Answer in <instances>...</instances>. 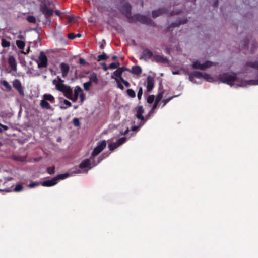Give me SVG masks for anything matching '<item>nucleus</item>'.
Masks as SVG:
<instances>
[{
  "instance_id": "obj_57",
  "label": "nucleus",
  "mask_w": 258,
  "mask_h": 258,
  "mask_svg": "<svg viewBox=\"0 0 258 258\" xmlns=\"http://www.w3.org/2000/svg\"><path fill=\"white\" fill-rule=\"evenodd\" d=\"M0 126L5 130H7L8 129V127L6 125L0 124Z\"/></svg>"
},
{
  "instance_id": "obj_18",
  "label": "nucleus",
  "mask_w": 258,
  "mask_h": 258,
  "mask_svg": "<svg viewBox=\"0 0 258 258\" xmlns=\"http://www.w3.org/2000/svg\"><path fill=\"white\" fill-rule=\"evenodd\" d=\"M8 63L12 71H16L17 70V63L14 56H9L8 58Z\"/></svg>"
},
{
  "instance_id": "obj_43",
  "label": "nucleus",
  "mask_w": 258,
  "mask_h": 258,
  "mask_svg": "<svg viewBox=\"0 0 258 258\" xmlns=\"http://www.w3.org/2000/svg\"><path fill=\"white\" fill-rule=\"evenodd\" d=\"M73 123L75 126H79L80 123L79 119L77 118H75L73 120Z\"/></svg>"
},
{
  "instance_id": "obj_60",
  "label": "nucleus",
  "mask_w": 258,
  "mask_h": 258,
  "mask_svg": "<svg viewBox=\"0 0 258 258\" xmlns=\"http://www.w3.org/2000/svg\"><path fill=\"white\" fill-rule=\"evenodd\" d=\"M218 5V1L217 0L215 1L214 4V7H216Z\"/></svg>"
},
{
  "instance_id": "obj_39",
  "label": "nucleus",
  "mask_w": 258,
  "mask_h": 258,
  "mask_svg": "<svg viewBox=\"0 0 258 258\" xmlns=\"http://www.w3.org/2000/svg\"><path fill=\"white\" fill-rule=\"evenodd\" d=\"M143 94V89L142 87H140L139 88V90L137 93V97L138 99L140 100L142 98V96Z\"/></svg>"
},
{
  "instance_id": "obj_62",
  "label": "nucleus",
  "mask_w": 258,
  "mask_h": 258,
  "mask_svg": "<svg viewBox=\"0 0 258 258\" xmlns=\"http://www.w3.org/2000/svg\"><path fill=\"white\" fill-rule=\"evenodd\" d=\"M75 173H82V172L80 170L78 169V170H77L75 171Z\"/></svg>"
},
{
  "instance_id": "obj_44",
  "label": "nucleus",
  "mask_w": 258,
  "mask_h": 258,
  "mask_svg": "<svg viewBox=\"0 0 258 258\" xmlns=\"http://www.w3.org/2000/svg\"><path fill=\"white\" fill-rule=\"evenodd\" d=\"M58 82L55 84V88L57 89V86L59 85H64L63 83L64 81L62 80L59 76L57 77Z\"/></svg>"
},
{
  "instance_id": "obj_34",
  "label": "nucleus",
  "mask_w": 258,
  "mask_h": 258,
  "mask_svg": "<svg viewBox=\"0 0 258 258\" xmlns=\"http://www.w3.org/2000/svg\"><path fill=\"white\" fill-rule=\"evenodd\" d=\"M163 91L159 92V94L157 95L155 101L159 103L163 98Z\"/></svg>"
},
{
  "instance_id": "obj_6",
  "label": "nucleus",
  "mask_w": 258,
  "mask_h": 258,
  "mask_svg": "<svg viewBox=\"0 0 258 258\" xmlns=\"http://www.w3.org/2000/svg\"><path fill=\"white\" fill-rule=\"evenodd\" d=\"M40 10L46 18L53 14V10L49 8L45 3L42 2L40 5Z\"/></svg>"
},
{
  "instance_id": "obj_11",
  "label": "nucleus",
  "mask_w": 258,
  "mask_h": 258,
  "mask_svg": "<svg viewBox=\"0 0 258 258\" xmlns=\"http://www.w3.org/2000/svg\"><path fill=\"white\" fill-rule=\"evenodd\" d=\"M209 77V75L205 73L203 74L202 72L199 71H194L189 74V79L190 81L193 82L194 78H204L207 79Z\"/></svg>"
},
{
  "instance_id": "obj_4",
  "label": "nucleus",
  "mask_w": 258,
  "mask_h": 258,
  "mask_svg": "<svg viewBox=\"0 0 258 258\" xmlns=\"http://www.w3.org/2000/svg\"><path fill=\"white\" fill-rule=\"evenodd\" d=\"M131 5L128 3H121L119 6V10L122 14L125 15L128 18H130L131 15Z\"/></svg>"
},
{
  "instance_id": "obj_49",
  "label": "nucleus",
  "mask_w": 258,
  "mask_h": 258,
  "mask_svg": "<svg viewBox=\"0 0 258 258\" xmlns=\"http://www.w3.org/2000/svg\"><path fill=\"white\" fill-rule=\"evenodd\" d=\"M158 103H158V102H157L155 101V102H154V104H153V106H152V109H151V111H150V112H149L150 113H152V112L154 109H155L157 108V106H158Z\"/></svg>"
},
{
  "instance_id": "obj_46",
  "label": "nucleus",
  "mask_w": 258,
  "mask_h": 258,
  "mask_svg": "<svg viewBox=\"0 0 258 258\" xmlns=\"http://www.w3.org/2000/svg\"><path fill=\"white\" fill-rule=\"evenodd\" d=\"M120 81L125 85V87H128L130 86V84L128 82L125 80L123 78H121Z\"/></svg>"
},
{
  "instance_id": "obj_13",
  "label": "nucleus",
  "mask_w": 258,
  "mask_h": 258,
  "mask_svg": "<svg viewBox=\"0 0 258 258\" xmlns=\"http://www.w3.org/2000/svg\"><path fill=\"white\" fill-rule=\"evenodd\" d=\"M126 140V137H122L119 139H118L116 142L110 144L108 145V148L110 150L113 151L119 146H121L125 142Z\"/></svg>"
},
{
  "instance_id": "obj_45",
  "label": "nucleus",
  "mask_w": 258,
  "mask_h": 258,
  "mask_svg": "<svg viewBox=\"0 0 258 258\" xmlns=\"http://www.w3.org/2000/svg\"><path fill=\"white\" fill-rule=\"evenodd\" d=\"M79 97L80 98V102H81V104H82L83 103V102L84 101L85 97V94L83 92V91L80 93V94L79 95Z\"/></svg>"
},
{
  "instance_id": "obj_12",
  "label": "nucleus",
  "mask_w": 258,
  "mask_h": 258,
  "mask_svg": "<svg viewBox=\"0 0 258 258\" xmlns=\"http://www.w3.org/2000/svg\"><path fill=\"white\" fill-rule=\"evenodd\" d=\"M12 84L13 87L19 92V94L23 96L24 95V91L20 81L16 79L12 82Z\"/></svg>"
},
{
  "instance_id": "obj_16",
  "label": "nucleus",
  "mask_w": 258,
  "mask_h": 258,
  "mask_svg": "<svg viewBox=\"0 0 258 258\" xmlns=\"http://www.w3.org/2000/svg\"><path fill=\"white\" fill-rule=\"evenodd\" d=\"M60 68L62 73V77L63 78L66 77L68 75L70 70L69 66L64 62H62L60 64Z\"/></svg>"
},
{
  "instance_id": "obj_56",
  "label": "nucleus",
  "mask_w": 258,
  "mask_h": 258,
  "mask_svg": "<svg viewBox=\"0 0 258 258\" xmlns=\"http://www.w3.org/2000/svg\"><path fill=\"white\" fill-rule=\"evenodd\" d=\"M12 179H13V178H8V179L7 180V181H5L3 183V185H4V186H5V184H7V183H8V181H11V180H12Z\"/></svg>"
},
{
  "instance_id": "obj_5",
  "label": "nucleus",
  "mask_w": 258,
  "mask_h": 258,
  "mask_svg": "<svg viewBox=\"0 0 258 258\" xmlns=\"http://www.w3.org/2000/svg\"><path fill=\"white\" fill-rule=\"evenodd\" d=\"M133 19L135 21L140 22L143 24L150 25L154 24V22L151 18L141 14H138L135 15L133 17Z\"/></svg>"
},
{
  "instance_id": "obj_19",
  "label": "nucleus",
  "mask_w": 258,
  "mask_h": 258,
  "mask_svg": "<svg viewBox=\"0 0 258 258\" xmlns=\"http://www.w3.org/2000/svg\"><path fill=\"white\" fill-rule=\"evenodd\" d=\"M153 60L158 63H166L168 62V59L166 57L159 55H153Z\"/></svg>"
},
{
  "instance_id": "obj_50",
  "label": "nucleus",
  "mask_w": 258,
  "mask_h": 258,
  "mask_svg": "<svg viewBox=\"0 0 258 258\" xmlns=\"http://www.w3.org/2000/svg\"><path fill=\"white\" fill-rule=\"evenodd\" d=\"M75 34L73 33H69L68 34V38L70 40H73L75 38Z\"/></svg>"
},
{
  "instance_id": "obj_30",
  "label": "nucleus",
  "mask_w": 258,
  "mask_h": 258,
  "mask_svg": "<svg viewBox=\"0 0 258 258\" xmlns=\"http://www.w3.org/2000/svg\"><path fill=\"white\" fill-rule=\"evenodd\" d=\"M69 176V174L68 173L61 174L58 175L55 178H56L57 182H58V180L64 179L68 177Z\"/></svg>"
},
{
  "instance_id": "obj_20",
  "label": "nucleus",
  "mask_w": 258,
  "mask_h": 258,
  "mask_svg": "<svg viewBox=\"0 0 258 258\" xmlns=\"http://www.w3.org/2000/svg\"><path fill=\"white\" fill-rule=\"evenodd\" d=\"M57 183L56 178H53L51 180H46L42 183V185L45 187L54 186Z\"/></svg>"
},
{
  "instance_id": "obj_7",
  "label": "nucleus",
  "mask_w": 258,
  "mask_h": 258,
  "mask_svg": "<svg viewBox=\"0 0 258 258\" xmlns=\"http://www.w3.org/2000/svg\"><path fill=\"white\" fill-rule=\"evenodd\" d=\"M212 64L213 63L209 61H207L203 64H201L199 61H196L193 62L192 66L193 68L195 69L205 70L206 69L211 67Z\"/></svg>"
},
{
  "instance_id": "obj_54",
  "label": "nucleus",
  "mask_w": 258,
  "mask_h": 258,
  "mask_svg": "<svg viewBox=\"0 0 258 258\" xmlns=\"http://www.w3.org/2000/svg\"><path fill=\"white\" fill-rule=\"evenodd\" d=\"M139 127V126H136V125H134L133 126H132V131H136L138 128Z\"/></svg>"
},
{
  "instance_id": "obj_36",
  "label": "nucleus",
  "mask_w": 258,
  "mask_h": 258,
  "mask_svg": "<svg viewBox=\"0 0 258 258\" xmlns=\"http://www.w3.org/2000/svg\"><path fill=\"white\" fill-rule=\"evenodd\" d=\"M47 172L50 175L54 174L55 173V167L54 166L48 167Z\"/></svg>"
},
{
  "instance_id": "obj_21",
  "label": "nucleus",
  "mask_w": 258,
  "mask_h": 258,
  "mask_svg": "<svg viewBox=\"0 0 258 258\" xmlns=\"http://www.w3.org/2000/svg\"><path fill=\"white\" fill-rule=\"evenodd\" d=\"M91 161L90 159H86L84 160L79 165V167L80 169H84L86 168H89V169H90L92 167H91Z\"/></svg>"
},
{
  "instance_id": "obj_27",
  "label": "nucleus",
  "mask_w": 258,
  "mask_h": 258,
  "mask_svg": "<svg viewBox=\"0 0 258 258\" xmlns=\"http://www.w3.org/2000/svg\"><path fill=\"white\" fill-rule=\"evenodd\" d=\"M43 98H44L45 100H46L47 101H48L52 103H53L55 102V98L51 94H44L43 96Z\"/></svg>"
},
{
  "instance_id": "obj_41",
  "label": "nucleus",
  "mask_w": 258,
  "mask_h": 258,
  "mask_svg": "<svg viewBox=\"0 0 258 258\" xmlns=\"http://www.w3.org/2000/svg\"><path fill=\"white\" fill-rule=\"evenodd\" d=\"M175 97V96H173L170 97L167 99H164L162 101L163 107L165 106L167 103H168L171 100H172Z\"/></svg>"
},
{
  "instance_id": "obj_2",
  "label": "nucleus",
  "mask_w": 258,
  "mask_h": 258,
  "mask_svg": "<svg viewBox=\"0 0 258 258\" xmlns=\"http://www.w3.org/2000/svg\"><path fill=\"white\" fill-rule=\"evenodd\" d=\"M127 68L125 67H122L120 68H118L116 70H115L112 75V78L115 79L116 81L117 87L120 89L121 90L124 89L123 86L120 83L119 81L121 80V78H122V73L125 71L127 70Z\"/></svg>"
},
{
  "instance_id": "obj_15",
  "label": "nucleus",
  "mask_w": 258,
  "mask_h": 258,
  "mask_svg": "<svg viewBox=\"0 0 258 258\" xmlns=\"http://www.w3.org/2000/svg\"><path fill=\"white\" fill-rule=\"evenodd\" d=\"M154 86V78L150 76L147 78V91L150 92L153 89Z\"/></svg>"
},
{
  "instance_id": "obj_59",
  "label": "nucleus",
  "mask_w": 258,
  "mask_h": 258,
  "mask_svg": "<svg viewBox=\"0 0 258 258\" xmlns=\"http://www.w3.org/2000/svg\"><path fill=\"white\" fill-rule=\"evenodd\" d=\"M69 21L70 23H72L74 21V18L72 17H70L69 18Z\"/></svg>"
},
{
  "instance_id": "obj_53",
  "label": "nucleus",
  "mask_w": 258,
  "mask_h": 258,
  "mask_svg": "<svg viewBox=\"0 0 258 258\" xmlns=\"http://www.w3.org/2000/svg\"><path fill=\"white\" fill-rule=\"evenodd\" d=\"M0 191L10 192V191H11V189L10 188H4L3 189H0Z\"/></svg>"
},
{
  "instance_id": "obj_51",
  "label": "nucleus",
  "mask_w": 258,
  "mask_h": 258,
  "mask_svg": "<svg viewBox=\"0 0 258 258\" xmlns=\"http://www.w3.org/2000/svg\"><path fill=\"white\" fill-rule=\"evenodd\" d=\"M63 103L68 107H70L72 106L71 103L69 101L66 99L63 100Z\"/></svg>"
},
{
  "instance_id": "obj_1",
  "label": "nucleus",
  "mask_w": 258,
  "mask_h": 258,
  "mask_svg": "<svg viewBox=\"0 0 258 258\" xmlns=\"http://www.w3.org/2000/svg\"><path fill=\"white\" fill-rule=\"evenodd\" d=\"M220 82L232 86L238 78L235 73H225L222 74L219 78Z\"/></svg>"
},
{
  "instance_id": "obj_14",
  "label": "nucleus",
  "mask_w": 258,
  "mask_h": 258,
  "mask_svg": "<svg viewBox=\"0 0 258 258\" xmlns=\"http://www.w3.org/2000/svg\"><path fill=\"white\" fill-rule=\"evenodd\" d=\"M168 11L165 8H160L156 10H154L152 12V16L153 18L157 17L162 14H167Z\"/></svg>"
},
{
  "instance_id": "obj_58",
  "label": "nucleus",
  "mask_w": 258,
  "mask_h": 258,
  "mask_svg": "<svg viewBox=\"0 0 258 258\" xmlns=\"http://www.w3.org/2000/svg\"><path fill=\"white\" fill-rule=\"evenodd\" d=\"M179 13V12H174V11H172L170 13V16H173L175 14H178Z\"/></svg>"
},
{
  "instance_id": "obj_52",
  "label": "nucleus",
  "mask_w": 258,
  "mask_h": 258,
  "mask_svg": "<svg viewBox=\"0 0 258 258\" xmlns=\"http://www.w3.org/2000/svg\"><path fill=\"white\" fill-rule=\"evenodd\" d=\"M101 66L103 67V70L106 71H107L109 68V66H107V65L105 63H102Z\"/></svg>"
},
{
  "instance_id": "obj_10",
  "label": "nucleus",
  "mask_w": 258,
  "mask_h": 258,
  "mask_svg": "<svg viewBox=\"0 0 258 258\" xmlns=\"http://www.w3.org/2000/svg\"><path fill=\"white\" fill-rule=\"evenodd\" d=\"M153 53L148 48L143 49L141 56L139 57L140 60L147 61L153 57Z\"/></svg>"
},
{
  "instance_id": "obj_24",
  "label": "nucleus",
  "mask_w": 258,
  "mask_h": 258,
  "mask_svg": "<svg viewBox=\"0 0 258 258\" xmlns=\"http://www.w3.org/2000/svg\"><path fill=\"white\" fill-rule=\"evenodd\" d=\"M131 72L134 75H139L142 73V70L140 66H134L132 67Z\"/></svg>"
},
{
  "instance_id": "obj_63",
  "label": "nucleus",
  "mask_w": 258,
  "mask_h": 258,
  "mask_svg": "<svg viewBox=\"0 0 258 258\" xmlns=\"http://www.w3.org/2000/svg\"><path fill=\"white\" fill-rule=\"evenodd\" d=\"M81 36V35L80 34V33H78L77 34L75 35V38L76 37H80Z\"/></svg>"
},
{
  "instance_id": "obj_55",
  "label": "nucleus",
  "mask_w": 258,
  "mask_h": 258,
  "mask_svg": "<svg viewBox=\"0 0 258 258\" xmlns=\"http://www.w3.org/2000/svg\"><path fill=\"white\" fill-rule=\"evenodd\" d=\"M17 38L20 39H22V40L25 39L24 36L23 35H21V34L18 35V36H17Z\"/></svg>"
},
{
  "instance_id": "obj_28",
  "label": "nucleus",
  "mask_w": 258,
  "mask_h": 258,
  "mask_svg": "<svg viewBox=\"0 0 258 258\" xmlns=\"http://www.w3.org/2000/svg\"><path fill=\"white\" fill-rule=\"evenodd\" d=\"M16 44L19 49L23 50L24 49L25 43L23 41L16 40Z\"/></svg>"
},
{
  "instance_id": "obj_38",
  "label": "nucleus",
  "mask_w": 258,
  "mask_h": 258,
  "mask_svg": "<svg viewBox=\"0 0 258 258\" xmlns=\"http://www.w3.org/2000/svg\"><path fill=\"white\" fill-rule=\"evenodd\" d=\"M154 99H155V96L154 95H149L147 99V101L148 103L149 104H151L154 101Z\"/></svg>"
},
{
  "instance_id": "obj_47",
  "label": "nucleus",
  "mask_w": 258,
  "mask_h": 258,
  "mask_svg": "<svg viewBox=\"0 0 258 258\" xmlns=\"http://www.w3.org/2000/svg\"><path fill=\"white\" fill-rule=\"evenodd\" d=\"M39 185V184L38 182H33L32 183H30L29 184L28 186L30 188H33V187H35V186H38Z\"/></svg>"
},
{
  "instance_id": "obj_29",
  "label": "nucleus",
  "mask_w": 258,
  "mask_h": 258,
  "mask_svg": "<svg viewBox=\"0 0 258 258\" xmlns=\"http://www.w3.org/2000/svg\"><path fill=\"white\" fill-rule=\"evenodd\" d=\"M126 93L131 98H135L136 97V93L132 89H128L126 90Z\"/></svg>"
},
{
  "instance_id": "obj_22",
  "label": "nucleus",
  "mask_w": 258,
  "mask_h": 258,
  "mask_svg": "<svg viewBox=\"0 0 258 258\" xmlns=\"http://www.w3.org/2000/svg\"><path fill=\"white\" fill-rule=\"evenodd\" d=\"M187 22L186 19L182 20V21H176L172 23L168 27L167 30H169L171 28L176 27L179 26L181 24H185Z\"/></svg>"
},
{
  "instance_id": "obj_3",
  "label": "nucleus",
  "mask_w": 258,
  "mask_h": 258,
  "mask_svg": "<svg viewBox=\"0 0 258 258\" xmlns=\"http://www.w3.org/2000/svg\"><path fill=\"white\" fill-rule=\"evenodd\" d=\"M57 90L62 92L66 97L69 99H72L73 90L70 86L66 85H59L57 86Z\"/></svg>"
},
{
  "instance_id": "obj_64",
  "label": "nucleus",
  "mask_w": 258,
  "mask_h": 258,
  "mask_svg": "<svg viewBox=\"0 0 258 258\" xmlns=\"http://www.w3.org/2000/svg\"><path fill=\"white\" fill-rule=\"evenodd\" d=\"M112 60H115L117 59V56L114 55L112 57Z\"/></svg>"
},
{
  "instance_id": "obj_9",
  "label": "nucleus",
  "mask_w": 258,
  "mask_h": 258,
  "mask_svg": "<svg viewBox=\"0 0 258 258\" xmlns=\"http://www.w3.org/2000/svg\"><path fill=\"white\" fill-rule=\"evenodd\" d=\"M106 146V142L105 141H102L99 143L98 145L94 149L91 156L95 157L98 155Z\"/></svg>"
},
{
  "instance_id": "obj_25",
  "label": "nucleus",
  "mask_w": 258,
  "mask_h": 258,
  "mask_svg": "<svg viewBox=\"0 0 258 258\" xmlns=\"http://www.w3.org/2000/svg\"><path fill=\"white\" fill-rule=\"evenodd\" d=\"M40 106L42 109H51L52 107L49 103L45 100L44 98L42 100H41L40 103Z\"/></svg>"
},
{
  "instance_id": "obj_42",
  "label": "nucleus",
  "mask_w": 258,
  "mask_h": 258,
  "mask_svg": "<svg viewBox=\"0 0 258 258\" xmlns=\"http://www.w3.org/2000/svg\"><path fill=\"white\" fill-rule=\"evenodd\" d=\"M119 66V63H118V62L117 64L114 62H112L109 64V68L110 69H114L117 68Z\"/></svg>"
},
{
  "instance_id": "obj_31",
  "label": "nucleus",
  "mask_w": 258,
  "mask_h": 258,
  "mask_svg": "<svg viewBox=\"0 0 258 258\" xmlns=\"http://www.w3.org/2000/svg\"><path fill=\"white\" fill-rule=\"evenodd\" d=\"M2 85L8 89V91H11L12 90V86L9 84V83L4 80L2 82Z\"/></svg>"
},
{
  "instance_id": "obj_40",
  "label": "nucleus",
  "mask_w": 258,
  "mask_h": 258,
  "mask_svg": "<svg viewBox=\"0 0 258 258\" xmlns=\"http://www.w3.org/2000/svg\"><path fill=\"white\" fill-rule=\"evenodd\" d=\"M107 58H108V56L104 53H103V54H102L101 55H99L98 56V60H106Z\"/></svg>"
},
{
  "instance_id": "obj_32",
  "label": "nucleus",
  "mask_w": 258,
  "mask_h": 258,
  "mask_svg": "<svg viewBox=\"0 0 258 258\" xmlns=\"http://www.w3.org/2000/svg\"><path fill=\"white\" fill-rule=\"evenodd\" d=\"M1 44L4 48L9 47L10 46V42L5 39H2Z\"/></svg>"
},
{
  "instance_id": "obj_37",
  "label": "nucleus",
  "mask_w": 258,
  "mask_h": 258,
  "mask_svg": "<svg viewBox=\"0 0 258 258\" xmlns=\"http://www.w3.org/2000/svg\"><path fill=\"white\" fill-rule=\"evenodd\" d=\"M23 186L21 184H17L14 188V191L15 192H20L23 189Z\"/></svg>"
},
{
  "instance_id": "obj_48",
  "label": "nucleus",
  "mask_w": 258,
  "mask_h": 258,
  "mask_svg": "<svg viewBox=\"0 0 258 258\" xmlns=\"http://www.w3.org/2000/svg\"><path fill=\"white\" fill-rule=\"evenodd\" d=\"M79 63L81 65L85 66L88 64L87 62L83 58H80Z\"/></svg>"
},
{
  "instance_id": "obj_8",
  "label": "nucleus",
  "mask_w": 258,
  "mask_h": 258,
  "mask_svg": "<svg viewBox=\"0 0 258 258\" xmlns=\"http://www.w3.org/2000/svg\"><path fill=\"white\" fill-rule=\"evenodd\" d=\"M48 65V59L45 53L41 52L38 57V67L39 68L46 67Z\"/></svg>"
},
{
  "instance_id": "obj_33",
  "label": "nucleus",
  "mask_w": 258,
  "mask_h": 258,
  "mask_svg": "<svg viewBox=\"0 0 258 258\" xmlns=\"http://www.w3.org/2000/svg\"><path fill=\"white\" fill-rule=\"evenodd\" d=\"M26 19L29 23H35L36 22V19L35 17L33 16H28L27 17Z\"/></svg>"
},
{
  "instance_id": "obj_23",
  "label": "nucleus",
  "mask_w": 258,
  "mask_h": 258,
  "mask_svg": "<svg viewBox=\"0 0 258 258\" xmlns=\"http://www.w3.org/2000/svg\"><path fill=\"white\" fill-rule=\"evenodd\" d=\"M144 113L143 107L142 106H139L138 107L137 114L136 115V117L141 120H144V117L143 116Z\"/></svg>"
},
{
  "instance_id": "obj_26",
  "label": "nucleus",
  "mask_w": 258,
  "mask_h": 258,
  "mask_svg": "<svg viewBox=\"0 0 258 258\" xmlns=\"http://www.w3.org/2000/svg\"><path fill=\"white\" fill-rule=\"evenodd\" d=\"M89 82L91 83L92 82L96 84L98 83V79L97 78V74L95 72L92 73L89 76Z\"/></svg>"
},
{
  "instance_id": "obj_17",
  "label": "nucleus",
  "mask_w": 258,
  "mask_h": 258,
  "mask_svg": "<svg viewBox=\"0 0 258 258\" xmlns=\"http://www.w3.org/2000/svg\"><path fill=\"white\" fill-rule=\"evenodd\" d=\"M82 91H83V90L80 86H76L74 89V96L72 95V99H70V100H72L74 102H76L77 101L80 93L82 92Z\"/></svg>"
},
{
  "instance_id": "obj_35",
  "label": "nucleus",
  "mask_w": 258,
  "mask_h": 258,
  "mask_svg": "<svg viewBox=\"0 0 258 258\" xmlns=\"http://www.w3.org/2000/svg\"><path fill=\"white\" fill-rule=\"evenodd\" d=\"M91 84L92 83L89 81L84 83L83 84L84 89L87 91H89L90 90Z\"/></svg>"
},
{
  "instance_id": "obj_61",
  "label": "nucleus",
  "mask_w": 258,
  "mask_h": 258,
  "mask_svg": "<svg viewBox=\"0 0 258 258\" xmlns=\"http://www.w3.org/2000/svg\"><path fill=\"white\" fill-rule=\"evenodd\" d=\"M248 40H247V39H245V40H244V45L245 46H247V45H248Z\"/></svg>"
}]
</instances>
